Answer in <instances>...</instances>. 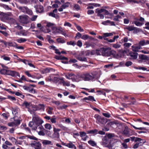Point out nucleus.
Instances as JSON below:
<instances>
[{"label":"nucleus","mask_w":149,"mask_h":149,"mask_svg":"<svg viewBox=\"0 0 149 149\" xmlns=\"http://www.w3.org/2000/svg\"><path fill=\"white\" fill-rule=\"evenodd\" d=\"M67 45H72L73 46H74L76 45V43L75 42L73 41H70L68 42H67Z\"/></svg>","instance_id":"4c0bfd02"},{"label":"nucleus","mask_w":149,"mask_h":149,"mask_svg":"<svg viewBox=\"0 0 149 149\" xmlns=\"http://www.w3.org/2000/svg\"><path fill=\"white\" fill-rule=\"evenodd\" d=\"M75 25L77 28V30L80 32H83L84 31V30L83 29H82L81 27L77 25L76 24H75Z\"/></svg>","instance_id":"ea45409f"},{"label":"nucleus","mask_w":149,"mask_h":149,"mask_svg":"<svg viewBox=\"0 0 149 149\" xmlns=\"http://www.w3.org/2000/svg\"><path fill=\"white\" fill-rule=\"evenodd\" d=\"M54 24L53 23L50 22H48L46 26L48 27H51V28L52 29V26H54Z\"/></svg>","instance_id":"680f3d73"},{"label":"nucleus","mask_w":149,"mask_h":149,"mask_svg":"<svg viewBox=\"0 0 149 149\" xmlns=\"http://www.w3.org/2000/svg\"><path fill=\"white\" fill-rule=\"evenodd\" d=\"M28 138L31 139H33L35 140H37L38 139L36 138V137L33 136H27Z\"/></svg>","instance_id":"bf43d9fd"},{"label":"nucleus","mask_w":149,"mask_h":149,"mask_svg":"<svg viewBox=\"0 0 149 149\" xmlns=\"http://www.w3.org/2000/svg\"><path fill=\"white\" fill-rule=\"evenodd\" d=\"M130 139H131L132 141H134L135 142H137L138 141H140L141 140V139L140 138L134 136L130 137Z\"/></svg>","instance_id":"b1692460"},{"label":"nucleus","mask_w":149,"mask_h":149,"mask_svg":"<svg viewBox=\"0 0 149 149\" xmlns=\"http://www.w3.org/2000/svg\"><path fill=\"white\" fill-rule=\"evenodd\" d=\"M37 129L39 130H40V131H41L44 130V129L43 126L41 125H39V126L37 127Z\"/></svg>","instance_id":"69168bd1"},{"label":"nucleus","mask_w":149,"mask_h":149,"mask_svg":"<svg viewBox=\"0 0 149 149\" xmlns=\"http://www.w3.org/2000/svg\"><path fill=\"white\" fill-rule=\"evenodd\" d=\"M132 50L133 51L137 52L139 51V50L142 48L141 47H140L139 45L137 46H132Z\"/></svg>","instance_id":"393cba45"},{"label":"nucleus","mask_w":149,"mask_h":149,"mask_svg":"<svg viewBox=\"0 0 149 149\" xmlns=\"http://www.w3.org/2000/svg\"><path fill=\"white\" fill-rule=\"evenodd\" d=\"M131 45V44L130 43H125L124 44V46L125 48H128Z\"/></svg>","instance_id":"13d9d810"},{"label":"nucleus","mask_w":149,"mask_h":149,"mask_svg":"<svg viewBox=\"0 0 149 149\" xmlns=\"http://www.w3.org/2000/svg\"><path fill=\"white\" fill-rule=\"evenodd\" d=\"M88 38L89 36L87 35H85L82 36V37H81V38L83 40H85L88 39Z\"/></svg>","instance_id":"4d7b16f0"},{"label":"nucleus","mask_w":149,"mask_h":149,"mask_svg":"<svg viewBox=\"0 0 149 149\" xmlns=\"http://www.w3.org/2000/svg\"><path fill=\"white\" fill-rule=\"evenodd\" d=\"M140 141H138L136 142V143L139 146H142L144 143L145 142V141H144L141 139V140Z\"/></svg>","instance_id":"7c9ffc66"},{"label":"nucleus","mask_w":149,"mask_h":149,"mask_svg":"<svg viewBox=\"0 0 149 149\" xmlns=\"http://www.w3.org/2000/svg\"><path fill=\"white\" fill-rule=\"evenodd\" d=\"M127 3L133 2L134 3H139V2L138 1L135 0H127Z\"/></svg>","instance_id":"de8ad7c7"},{"label":"nucleus","mask_w":149,"mask_h":149,"mask_svg":"<svg viewBox=\"0 0 149 149\" xmlns=\"http://www.w3.org/2000/svg\"><path fill=\"white\" fill-rule=\"evenodd\" d=\"M87 132L88 134H91L94 135H96L98 134V130L97 129L88 130Z\"/></svg>","instance_id":"4be33fe9"},{"label":"nucleus","mask_w":149,"mask_h":149,"mask_svg":"<svg viewBox=\"0 0 149 149\" xmlns=\"http://www.w3.org/2000/svg\"><path fill=\"white\" fill-rule=\"evenodd\" d=\"M140 29L138 28L135 27L133 30V33H136L139 32L140 31Z\"/></svg>","instance_id":"603ef678"},{"label":"nucleus","mask_w":149,"mask_h":149,"mask_svg":"<svg viewBox=\"0 0 149 149\" xmlns=\"http://www.w3.org/2000/svg\"><path fill=\"white\" fill-rule=\"evenodd\" d=\"M149 44V40L142 39L139 42V45L140 47L145 45Z\"/></svg>","instance_id":"a211bd4d"},{"label":"nucleus","mask_w":149,"mask_h":149,"mask_svg":"<svg viewBox=\"0 0 149 149\" xmlns=\"http://www.w3.org/2000/svg\"><path fill=\"white\" fill-rule=\"evenodd\" d=\"M0 73L2 74L10 75L13 77H20V75L19 72L15 71L8 70L2 69L0 70Z\"/></svg>","instance_id":"7ed1b4c3"},{"label":"nucleus","mask_w":149,"mask_h":149,"mask_svg":"<svg viewBox=\"0 0 149 149\" xmlns=\"http://www.w3.org/2000/svg\"><path fill=\"white\" fill-rule=\"evenodd\" d=\"M64 26H67L71 27H72V25L69 22H65L64 24Z\"/></svg>","instance_id":"3c124183"},{"label":"nucleus","mask_w":149,"mask_h":149,"mask_svg":"<svg viewBox=\"0 0 149 149\" xmlns=\"http://www.w3.org/2000/svg\"><path fill=\"white\" fill-rule=\"evenodd\" d=\"M20 118H18L16 116H15L13 118H11V121L12 122H9L8 123L9 127L17 126L20 123Z\"/></svg>","instance_id":"39448f33"},{"label":"nucleus","mask_w":149,"mask_h":149,"mask_svg":"<svg viewBox=\"0 0 149 149\" xmlns=\"http://www.w3.org/2000/svg\"><path fill=\"white\" fill-rule=\"evenodd\" d=\"M77 59L81 61L86 62L87 61V59L85 57L82 58L81 56H79L77 57Z\"/></svg>","instance_id":"cd10ccee"},{"label":"nucleus","mask_w":149,"mask_h":149,"mask_svg":"<svg viewBox=\"0 0 149 149\" xmlns=\"http://www.w3.org/2000/svg\"><path fill=\"white\" fill-rule=\"evenodd\" d=\"M61 131V129L54 127V133L52 134V136L54 138L58 139L59 137V134L58 132Z\"/></svg>","instance_id":"4468645a"},{"label":"nucleus","mask_w":149,"mask_h":149,"mask_svg":"<svg viewBox=\"0 0 149 149\" xmlns=\"http://www.w3.org/2000/svg\"><path fill=\"white\" fill-rule=\"evenodd\" d=\"M113 35V34L112 33H104L103 36L107 37Z\"/></svg>","instance_id":"5fc2aeb1"},{"label":"nucleus","mask_w":149,"mask_h":149,"mask_svg":"<svg viewBox=\"0 0 149 149\" xmlns=\"http://www.w3.org/2000/svg\"><path fill=\"white\" fill-rule=\"evenodd\" d=\"M63 57L65 58H63V59H61V62L64 64H68V58L63 56Z\"/></svg>","instance_id":"c85d7f7f"},{"label":"nucleus","mask_w":149,"mask_h":149,"mask_svg":"<svg viewBox=\"0 0 149 149\" xmlns=\"http://www.w3.org/2000/svg\"><path fill=\"white\" fill-rule=\"evenodd\" d=\"M77 60L75 59L71 58L68 61V63L71 64L72 63H75L77 62Z\"/></svg>","instance_id":"37998d69"},{"label":"nucleus","mask_w":149,"mask_h":149,"mask_svg":"<svg viewBox=\"0 0 149 149\" xmlns=\"http://www.w3.org/2000/svg\"><path fill=\"white\" fill-rule=\"evenodd\" d=\"M87 13L88 15L93 14L94 13V11L93 10H89L87 11Z\"/></svg>","instance_id":"774afa93"},{"label":"nucleus","mask_w":149,"mask_h":149,"mask_svg":"<svg viewBox=\"0 0 149 149\" xmlns=\"http://www.w3.org/2000/svg\"><path fill=\"white\" fill-rule=\"evenodd\" d=\"M31 113L33 114L32 120V121L29 123V125L32 130H35L37 127L44 123V121L34 112L32 111Z\"/></svg>","instance_id":"f257e3e1"},{"label":"nucleus","mask_w":149,"mask_h":149,"mask_svg":"<svg viewBox=\"0 0 149 149\" xmlns=\"http://www.w3.org/2000/svg\"><path fill=\"white\" fill-rule=\"evenodd\" d=\"M139 58L141 60H139L138 61L139 63H141L142 62V60H146L148 61L149 59V58L146 55L144 54H140L139 56Z\"/></svg>","instance_id":"f3484780"},{"label":"nucleus","mask_w":149,"mask_h":149,"mask_svg":"<svg viewBox=\"0 0 149 149\" xmlns=\"http://www.w3.org/2000/svg\"><path fill=\"white\" fill-rule=\"evenodd\" d=\"M42 143L44 145H49L51 144L52 142L51 141L45 140L43 141Z\"/></svg>","instance_id":"f704fd0d"},{"label":"nucleus","mask_w":149,"mask_h":149,"mask_svg":"<svg viewBox=\"0 0 149 149\" xmlns=\"http://www.w3.org/2000/svg\"><path fill=\"white\" fill-rule=\"evenodd\" d=\"M16 35L19 36L22 35L23 36H27V33L23 31H20L19 32H17L16 33Z\"/></svg>","instance_id":"c756f323"},{"label":"nucleus","mask_w":149,"mask_h":149,"mask_svg":"<svg viewBox=\"0 0 149 149\" xmlns=\"http://www.w3.org/2000/svg\"><path fill=\"white\" fill-rule=\"evenodd\" d=\"M74 8L77 10H78L80 9V7L78 4H75L74 6Z\"/></svg>","instance_id":"864d4df0"},{"label":"nucleus","mask_w":149,"mask_h":149,"mask_svg":"<svg viewBox=\"0 0 149 149\" xmlns=\"http://www.w3.org/2000/svg\"><path fill=\"white\" fill-rule=\"evenodd\" d=\"M76 75H74V74L73 73H69L68 74V75H65V77L66 78L70 79H71V78H70V77H71L73 76V77L75 79V80L76 81H78V79H76V77H75V76Z\"/></svg>","instance_id":"5701e85b"},{"label":"nucleus","mask_w":149,"mask_h":149,"mask_svg":"<svg viewBox=\"0 0 149 149\" xmlns=\"http://www.w3.org/2000/svg\"><path fill=\"white\" fill-rule=\"evenodd\" d=\"M130 125L136 130H142V131H144L147 130L146 129L145 127H137L132 124H130Z\"/></svg>","instance_id":"a878e982"},{"label":"nucleus","mask_w":149,"mask_h":149,"mask_svg":"<svg viewBox=\"0 0 149 149\" xmlns=\"http://www.w3.org/2000/svg\"><path fill=\"white\" fill-rule=\"evenodd\" d=\"M121 17L119 15H117L114 17L113 20L116 21H118V19L121 18Z\"/></svg>","instance_id":"49530a36"},{"label":"nucleus","mask_w":149,"mask_h":149,"mask_svg":"<svg viewBox=\"0 0 149 149\" xmlns=\"http://www.w3.org/2000/svg\"><path fill=\"white\" fill-rule=\"evenodd\" d=\"M57 9H55L53 10L52 12H51L49 13V15L52 17L55 18L56 19H58L59 18V15L55 14V13H57Z\"/></svg>","instance_id":"2eb2a0df"},{"label":"nucleus","mask_w":149,"mask_h":149,"mask_svg":"<svg viewBox=\"0 0 149 149\" xmlns=\"http://www.w3.org/2000/svg\"><path fill=\"white\" fill-rule=\"evenodd\" d=\"M38 133L40 135L44 136L45 135V132L42 130L39 131Z\"/></svg>","instance_id":"338daca9"},{"label":"nucleus","mask_w":149,"mask_h":149,"mask_svg":"<svg viewBox=\"0 0 149 149\" xmlns=\"http://www.w3.org/2000/svg\"><path fill=\"white\" fill-rule=\"evenodd\" d=\"M23 105H24L26 107L28 108L30 105V103L26 101H25L23 103Z\"/></svg>","instance_id":"8fccbe9b"},{"label":"nucleus","mask_w":149,"mask_h":149,"mask_svg":"<svg viewBox=\"0 0 149 149\" xmlns=\"http://www.w3.org/2000/svg\"><path fill=\"white\" fill-rule=\"evenodd\" d=\"M133 131L132 130L128 128L127 126H126L123 130L122 134L124 135L129 137L133 134Z\"/></svg>","instance_id":"6e6552de"},{"label":"nucleus","mask_w":149,"mask_h":149,"mask_svg":"<svg viewBox=\"0 0 149 149\" xmlns=\"http://www.w3.org/2000/svg\"><path fill=\"white\" fill-rule=\"evenodd\" d=\"M57 42L59 43H64L65 42V41L62 38H58L56 39Z\"/></svg>","instance_id":"473e14b6"},{"label":"nucleus","mask_w":149,"mask_h":149,"mask_svg":"<svg viewBox=\"0 0 149 149\" xmlns=\"http://www.w3.org/2000/svg\"><path fill=\"white\" fill-rule=\"evenodd\" d=\"M133 23L134 24L136 25L137 26H140L142 25L144 23L142 22H140L139 21H134L133 22Z\"/></svg>","instance_id":"2f4dec72"},{"label":"nucleus","mask_w":149,"mask_h":149,"mask_svg":"<svg viewBox=\"0 0 149 149\" xmlns=\"http://www.w3.org/2000/svg\"><path fill=\"white\" fill-rule=\"evenodd\" d=\"M77 45L78 46L81 47L82 45V43L81 40H79L77 42Z\"/></svg>","instance_id":"052dcab7"},{"label":"nucleus","mask_w":149,"mask_h":149,"mask_svg":"<svg viewBox=\"0 0 149 149\" xmlns=\"http://www.w3.org/2000/svg\"><path fill=\"white\" fill-rule=\"evenodd\" d=\"M88 143L92 146H94L96 145V143L93 141L89 140L88 142Z\"/></svg>","instance_id":"e433bc0d"},{"label":"nucleus","mask_w":149,"mask_h":149,"mask_svg":"<svg viewBox=\"0 0 149 149\" xmlns=\"http://www.w3.org/2000/svg\"><path fill=\"white\" fill-rule=\"evenodd\" d=\"M27 15H21L19 16V22L23 24H27L29 22Z\"/></svg>","instance_id":"f8f14e48"},{"label":"nucleus","mask_w":149,"mask_h":149,"mask_svg":"<svg viewBox=\"0 0 149 149\" xmlns=\"http://www.w3.org/2000/svg\"><path fill=\"white\" fill-rule=\"evenodd\" d=\"M26 41L27 39H26L23 38H21L16 40V41L19 43L24 42Z\"/></svg>","instance_id":"bb28decb"},{"label":"nucleus","mask_w":149,"mask_h":149,"mask_svg":"<svg viewBox=\"0 0 149 149\" xmlns=\"http://www.w3.org/2000/svg\"><path fill=\"white\" fill-rule=\"evenodd\" d=\"M45 127L47 130H50L52 128L51 125L49 123L45 124Z\"/></svg>","instance_id":"a19ab883"},{"label":"nucleus","mask_w":149,"mask_h":149,"mask_svg":"<svg viewBox=\"0 0 149 149\" xmlns=\"http://www.w3.org/2000/svg\"><path fill=\"white\" fill-rule=\"evenodd\" d=\"M66 146L69 148L77 149L76 146L72 143V142H70L69 143H67Z\"/></svg>","instance_id":"412c9836"},{"label":"nucleus","mask_w":149,"mask_h":149,"mask_svg":"<svg viewBox=\"0 0 149 149\" xmlns=\"http://www.w3.org/2000/svg\"><path fill=\"white\" fill-rule=\"evenodd\" d=\"M1 58H3L4 60L6 61H9L10 60V58L7 56H5V55L2 56H1Z\"/></svg>","instance_id":"a18cd8bd"},{"label":"nucleus","mask_w":149,"mask_h":149,"mask_svg":"<svg viewBox=\"0 0 149 149\" xmlns=\"http://www.w3.org/2000/svg\"><path fill=\"white\" fill-rule=\"evenodd\" d=\"M135 28V27L133 26H129L125 28V29L128 30L129 31H133L134 30V29Z\"/></svg>","instance_id":"72a5a7b5"},{"label":"nucleus","mask_w":149,"mask_h":149,"mask_svg":"<svg viewBox=\"0 0 149 149\" xmlns=\"http://www.w3.org/2000/svg\"><path fill=\"white\" fill-rule=\"evenodd\" d=\"M63 56L62 55L58 56L57 55H55L54 57V58L58 60H61V59H63V58H65L63 57Z\"/></svg>","instance_id":"58836bf2"},{"label":"nucleus","mask_w":149,"mask_h":149,"mask_svg":"<svg viewBox=\"0 0 149 149\" xmlns=\"http://www.w3.org/2000/svg\"><path fill=\"white\" fill-rule=\"evenodd\" d=\"M81 37H82L81 34L79 32H78L76 33V36L74 38H77L78 39H79L81 38Z\"/></svg>","instance_id":"6e6d98bb"},{"label":"nucleus","mask_w":149,"mask_h":149,"mask_svg":"<svg viewBox=\"0 0 149 149\" xmlns=\"http://www.w3.org/2000/svg\"><path fill=\"white\" fill-rule=\"evenodd\" d=\"M83 89L85 90L86 91L88 92L91 93H107L113 92V91L112 90H109L108 89H101L100 88H96L89 89L85 88H84Z\"/></svg>","instance_id":"20e7f679"},{"label":"nucleus","mask_w":149,"mask_h":149,"mask_svg":"<svg viewBox=\"0 0 149 149\" xmlns=\"http://www.w3.org/2000/svg\"><path fill=\"white\" fill-rule=\"evenodd\" d=\"M30 145L35 149H42L41 144L39 142L33 141L31 143Z\"/></svg>","instance_id":"9d476101"},{"label":"nucleus","mask_w":149,"mask_h":149,"mask_svg":"<svg viewBox=\"0 0 149 149\" xmlns=\"http://www.w3.org/2000/svg\"><path fill=\"white\" fill-rule=\"evenodd\" d=\"M70 4V3L68 2L65 3L61 5L60 8L58 9V10L60 12L62 11L63 9H65L68 7Z\"/></svg>","instance_id":"dca6fc26"},{"label":"nucleus","mask_w":149,"mask_h":149,"mask_svg":"<svg viewBox=\"0 0 149 149\" xmlns=\"http://www.w3.org/2000/svg\"><path fill=\"white\" fill-rule=\"evenodd\" d=\"M102 52V55L104 56H109L111 54V52L108 48H101Z\"/></svg>","instance_id":"9b49d317"},{"label":"nucleus","mask_w":149,"mask_h":149,"mask_svg":"<svg viewBox=\"0 0 149 149\" xmlns=\"http://www.w3.org/2000/svg\"><path fill=\"white\" fill-rule=\"evenodd\" d=\"M91 74L88 72L77 74L75 76L76 79L78 80V81L81 80L93 81L95 77L92 74Z\"/></svg>","instance_id":"f03ea898"},{"label":"nucleus","mask_w":149,"mask_h":149,"mask_svg":"<svg viewBox=\"0 0 149 149\" xmlns=\"http://www.w3.org/2000/svg\"><path fill=\"white\" fill-rule=\"evenodd\" d=\"M12 113L13 115H16L18 114V109L15 108H12Z\"/></svg>","instance_id":"c03bdc74"},{"label":"nucleus","mask_w":149,"mask_h":149,"mask_svg":"<svg viewBox=\"0 0 149 149\" xmlns=\"http://www.w3.org/2000/svg\"><path fill=\"white\" fill-rule=\"evenodd\" d=\"M52 30L53 31L52 32L54 34L57 33H61L65 36H68L66 35L65 31H63V29L61 26L58 27L55 26H52Z\"/></svg>","instance_id":"423d86ee"},{"label":"nucleus","mask_w":149,"mask_h":149,"mask_svg":"<svg viewBox=\"0 0 149 149\" xmlns=\"http://www.w3.org/2000/svg\"><path fill=\"white\" fill-rule=\"evenodd\" d=\"M104 9H100L99 8H97L96 9L95 12L97 14H101V13L104 12Z\"/></svg>","instance_id":"c9c22d12"},{"label":"nucleus","mask_w":149,"mask_h":149,"mask_svg":"<svg viewBox=\"0 0 149 149\" xmlns=\"http://www.w3.org/2000/svg\"><path fill=\"white\" fill-rule=\"evenodd\" d=\"M53 81L56 83L63 84L64 86H70V84L68 82H65L63 79L60 78L58 77H54L53 78Z\"/></svg>","instance_id":"0eeeda50"},{"label":"nucleus","mask_w":149,"mask_h":149,"mask_svg":"<svg viewBox=\"0 0 149 149\" xmlns=\"http://www.w3.org/2000/svg\"><path fill=\"white\" fill-rule=\"evenodd\" d=\"M132 63L131 61H127L125 63V65L126 66L128 67L132 65Z\"/></svg>","instance_id":"09e8293b"},{"label":"nucleus","mask_w":149,"mask_h":149,"mask_svg":"<svg viewBox=\"0 0 149 149\" xmlns=\"http://www.w3.org/2000/svg\"><path fill=\"white\" fill-rule=\"evenodd\" d=\"M94 117L97 120L96 122L98 123L104 124L106 123L107 122L106 120L103 118H102L101 116L98 115H95Z\"/></svg>","instance_id":"1a4fd4ad"},{"label":"nucleus","mask_w":149,"mask_h":149,"mask_svg":"<svg viewBox=\"0 0 149 149\" xmlns=\"http://www.w3.org/2000/svg\"><path fill=\"white\" fill-rule=\"evenodd\" d=\"M129 54L131 57L130 58V59L131 60L136 59L137 58L138 55V54L137 53L132 52H130Z\"/></svg>","instance_id":"6ab92c4d"},{"label":"nucleus","mask_w":149,"mask_h":149,"mask_svg":"<svg viewBox=\"0 0 149 149\" xmlns=\"http://www.w3.org/2000/svg\"><path fill=\"white\" fill-rule=\"evenodd\" d=\"M23 88L24 90L28 91L30 93H31L33 91L34 93H35V90L30 87L24 86H23Z\"/></svg>","instance_id":"aec40b11"},{"label":"nucleus","mask_w":149,"mask_h":149,"mask_svg":"<svg viewBox=\"0 0 149 149\" xmlns=\"http://www.w3.org/2000/svg\"><path fill=\"white\" fill-rule=\"evenodd\" d=\"M8 47H13L17 49H24V48L23 46H18L17 44L15 42H8Z\"/></svg>","instance_id":"ddd939ff"},{"label":"nucleus","mask_w":149,"mask_h":149,"mask_svg":"<svg viewBox=\"0 0 149 149\" xmlns=\"http://www.w3.org/2000/svg\"><path fill=\"white\" fill-rule=\"evenodd\" d=\"M0 32L5 36H7L8 35V34L6 32L4 31H0Z\"/></svg>","instance_id":"0e129e2a"},{"label":"nucleus","mask_w":149,"mask_h":149,"mask_svg":"<svg viewBox=\"0 0 149 149\" xmlns=\"http://www.w3.org/2000/svg\"><path fill=\"white\" fill-rule=\"evenodd\" d=\"M80 136L81 137H82L86 136V133L84 132H79Z\"/></svg>","instance_id":"e2e57ef3"},{"label":"nucleus","mask_w":149,"mask_h":149,"mask_svg":"<svg viewBox=\"0 0 149 149\" xmlns=\"http://www.w3.org/2000/svg\"><path fill=\"white\" fill-rule=\"evenodd\" d=\"M25 74L27 75L28 77H31L33 78H35V76L31 75L28 71H26L24 72Z\"/></svg>","instance_id":"79ce46f5"}]
</instances>
